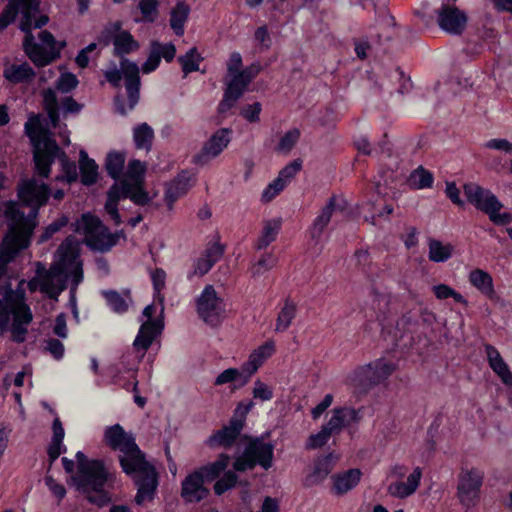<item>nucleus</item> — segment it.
Returning a JSON list of instances; mask_svg holds the SVG:
<instances>
[{"mask_svg":"<svg viewBox=\"0 0 512 512\" xmlns=\"http://www.w3.org/2000/svg\"><path fill=\"white\" fill-rule=\"evenodd\" d=\"M69 224L71 225L70 217L67 214H62L44 228L39 236L38 242L45 243L49 241L56 233L61 232L63 228L67 227Z\"/></svg>","mask_w":512,"mask_h":512,"instance_id":"45","label":"nucleus"},{"mask_svg":"<svg viewBox=\"0 0 512 512\" xmlns=\"http://www.w3.org/2000/svg\"><path fill=\"white\" fill-rule=\"evenodd\" d=\"M59 161L61 163L62 175H58L56 177V181L65 182L67 184H73L77 182L79 175L77 172L76 163L69 159L65 151L64 156L61 155Z\"/></svg>","mask_w":512,"mask_h":512,"instance_id":"44","label":"nucleus"},{"mask_svg":"<svg viewBox=\"0 0 512 512\" xmlns=\"http://www.w3.org/2000/svg\"><path fill=\"white\" fill-rule=\"evenodd\" d=\"M394 362L380 357L368 364L358 366L348 376V383L360 394L386 381L396 370Z\"/></svg>","mask_w":512,"mask_h":512,"instance_id":"7","label":"nucleus"},{"mask_svg":"<svg viewBox=\"0 0 512 512\" xmlns=\"http://www.w3.org/2000/svg\"><path fill=\"white\" fill-rule=\"evenodd\" d=\"M34 172L43 179H48L55 160L64 156V150L52 136H45L42 141L31 144Z\"/></svg>","mask_w":512,"mask_h":512,"instance_id":"11","label":"nucleus"},{"mask_svg":"<svg viewBox=\"0 0 512 512\" xmlns=\"http://www.w3.org/2000/svg\"><path fill=\"white\" fill-rule=\"evenodd\" d=\"M332 435L325 428L321 427L316 434H311L305 444L306 449L315 450L325 446Z\"/></svg>","mask_w":512,"mask_h":512,"instance_id":"61","label":"nucleus"},{"mask_svg":"<svg viewBox=\"0 0 512 512\" xmlns=\"http://www.w3.org/2000/svg\"><path fill=\"white\" fill-rule=\"evenodd\" d=\"M438 24L450 34L461 35L467 24V16L457 7L443 5L438 13Z\"/></svg>","mask_w":512,"mask_h":512,"instance_id":"24","label":"nucleus"},{"mask_svg":"<svg viewBox=\"0 0 512 512\" xmlns=\"http://www.w3.org/2000/svg\"><path fill=\"white\" fill-rule=\"evenodd\" d=\"M79 84L77 76L71 72L62 73L56 81V89L61 93H70Z\"/></svg>","mask_w":512,"mask_h":512,"instance_id":"58","label":"nucleus"},{"mask_svg":"<svg viewBox=\"0 0 512 512\" xmlns=\"http://www.w3.org/2000/svg\"><path fill=\"white\" fill-rule=\"evenodd\" d=\"M129 188L130 182L126 179L120 181V183H114L108 190L106 201L119 203L122 198H128Z\"/></svg>","mask_w":512,"mask_h":512,"instance_id":"53","label":"nucleus"},{"mask_svg":"<svg viewBox=\"0 0 512 512\" xmlns=\"http://www.w3.org/2000/svg\"><path fill=\"white\" fill-rule=\"evenodd\" d=\"M35 219L32 218L19 224H9L8 232L2 242L11 248L14 253L28 248L36 226Z\"/></svg>","mask_w":512,"mask_h":512,"instance_id":"16","label":"nucleus"},{"mask_svg":"<svg viewBox=\"0 0 512 512\" xmlns=\"http://www.w3.org/2000/svg\"><path fill=\"white\" fill-rule=\"evenodd\" d=\"M154 139V131L147 123H141L133 129V141L136 149L149 151Z\"/></svg>","mask_w":512,"mask_h":512,"instance_id":"43","label":"nucleus"},{"mask_svg":"<svg viewBox=\"0 0 512 512\" xmlns=\"http://www.w3.org/2000/svg\"><path fill=\"white\" fill-rule=\"evenodd\" d=\"M139 10L142 15L143 22L153 23L158 15L157 0H140Z\"/></svg>","mask_w":512,"mask_h":512,"instance_id":"55","label":"nucleus"},{"mask_svg":"<svg viewBox=\"0 0 512 512\" xmlns=\"http://www.w3.org/2000/svg\"><path fill=\"white\" fill-rule=\"evenodd\" d=\"M297 315V304L290 298L286 297L283 301V305L278 312L276 323H275V331L276 332H284L286 331L292 324L293 320Z\"/></svg>","mask_w":512,"mask_h":512,"instance_id":"37","label":"nucleus"},{"mask_svg":"<svg viewBox=\"0 0 512 512\" xmlns=\"http://www.w3.org/2000/svg\"><path fill=\"white\" fill-rule=\"evenodd\" d=\"M57 253L59 255V260L48 271L53 273V275L71 277L73 287L70 293V303L72 305L74 316L78 317V309L73 289L83 281L84 277L79 249L74 243L72 237L69 236L59 246Z\"/></svg>","mask_w":512,"mask_h":512,"instance_id":"5","label":"nucleus"},{"mask_svg":"<svg viewBox=\"0 0 512 512\" xmlns=\"http://www.w3.org/2000/svg\"><path fill=\"white\" fill-rule=\"evenodd\" d=\"M40 0H8V3L0 13V32L5 30L10 24L14 23L19 13L32 19L35 13H39Z\"/></svg>","mask_w":512,"mask_h":512,"instance_id":"15","label":"nucleus"},{"mask_svg":"<svg viewBox=\"0 0 512 512\" xmlns=\"http://www.w3.org/2000/svg\"><path fill=\"white\" fill-rule=\"evenodd\" d=\"M387 78L389 83H391V87L387 86L385 87V83H381L380 88L382 90L387 89L390 94H392L394 91L398 92L399 94L403 95L404 93L408 92L411 86L410 78H407L405 76V73L401 70L400 67H396L395 69L391 70L387 74Z\"/></svg>","mask_w":512,"mask_h":512,"instance_id":"41","label":"nucleus"},{"mask_svg":"<svg viewBox=\"0 0 512 512\" xmlns=\"http://www.w3.org/2000/svg\"><path fill=\"white\" fill-rule=\"evenodd\" d=\"M261 71L259 63L254 62L244 68L242 72L231 75V80L225 88V98L238 100L245 92L250 82L257 77Z\"/></svg>","mask_w":512,"mask_h":512,"instance_id":"20","label":"nucleus"},{"mask_svg":"<svg viewBox=\"0 0 512 512\" xmlns=\"http://www.w3.org/2000/svg\"><path fill=\"white\" fill-rule=\"evenodd\" d=\"M105 31L112 38L114 56L121 59L125 58V55L138 50L140 47L139 42L134 39L129 31L122 30V22L119 20L111 23Z\"/></svg>","mask_w":512,"mask_h":512,"instance_id":"18","label":"nucleus"},{"mask_svg":"<svg viewBox=\"0 0 512 512\" xmlns=\"http://www.w3.org/2000/svg\"><path fill=\"white\" fill-rule=\"evenodd\" d=\"M146 173V164L138 159L129 161L126 171V177L134 183H143Z\"/></svg>","mask_w":512,"mask_h":512,"instance_id":"51","label":"nucleus"},{"mask_svg":"<svg viewBox=\"0 0 512 512\" xmlns=\"http://www.w3.org/2000/svg\"><path fill=\"white\" fill-rule=\"evenodd\" d=\"M120 67L118 69L115 65L112 69L106 70L104 77L111 86L119 88L121 86L122 78L125 79V88L128 96V106L133 110L138 104L140 99L141 78L139 74V67L135 62L127 58L120 60Z\"/></svg>","mask_w":512,"mask_h":512,"instance_id":"9","label":"nucleus"},{"mask_svg":"<svg viewBox=\"0 0 512 512\" xmlns=\"http://www.w3.org/2000/svg\"><path fill=\"white\" fill-rule=\"evenodd\" d=\"M362 472L359 468H350L346 471L332 474L330 479L331 494L340 497L353 490L360 482Z\"/></svg>","mask_w":512,"mask_h":512,"instance_id":"28","label":"nucleus"},{"mask_svg":"<svg viewBox=\"0 0 512 512\" xmlns=\"http://www.w3.org/2000/svg\"><path fill=\"white\" fill-rule=\"evenodd\" d=\"M4 215L9 220V224H19L32 219L30 213L26 215L14 201H8L6 203Z\"/></svg>","mask_w":512,"mask_h":512,"instance_id":"49","label":"nucleus"},{"mask_svg":"<svg viewBox=\"0 0 512 512\" xmlns=\"http://www.w3.org/2000/svg\"><path fill=\"white\" fill-rule=\"evenodd\" d=\"M281 227V218L265 221L261 234L258 237L257 241L255 242V249L258 251L266 249L271 243H273L277 239Z\"/></svg>","mask_w":512,"mask_h":512,"instance_id":"34","label":"nucleus"},{"mask_svg":"<svg viewBox=\"0 0 512 512\" xmlns=\"http://www.w3.org/2000/svg\"><path fill=\"white\" fill-rule=\"evenodd\" d=\"M80 181L84 186H92L98 180V165L94 159L89 158L85 151L80 152L79 159Z\"/></svg>","mask_w":512,"mask_h":512,"instance_id":"35","label":"nucleus"},{"mask_svg":"<svg viewBox=\"0 0 512 512\" xmlns=\"http://www.w3.org/2000/svg\"><path fill=\"white\" fill-rule=\"evenodd\" d=\"M230 456L226 453H220L217 459L196 469L202 475L205 482L216 481L229 465Z\"/></svg>","mask_w":512,"mask_h":512,"instance_id":"32","label":"nucleus"},{"mask_svg":"<svg viewBox=\"0 0 512 512\" xmlns=\"http://www.w3.org/2000/svg\"><path fill=\"white\" fill-rule=\"evenodd\" d=\"M409 180L418 189L431 188L434 183V175L423 166H419L411 172Z\"/></svg>","mask_w":512,"mask_h":512,"instance_id":"46","label":"nucleus"},{"mask_svg":"<svg viewBox=\"0 0 512 512\" xmlns=\"http://www.w3.org/2000/svg\"><path fill=\"white\" fill-rule=\"evenodd\" d=\"M270 435L265 432L260 436L244 435L242 440L246 442L242 453L234 458L232 467L239 473H244L260 466L268 471L273 466L275 445L266 442Z\"/></svg>","mask_w":512,"mask_h":512,"instance_id":"4","label":"nucleus"},{"mask_svg":"<svg viewBox=\"0 0 512 512\" xmlns=\"http://www.w3.org/2000/svg\"><path fill=\"white\" fill-rule=\"evenodd\" d=\"M16 193L19 204L30 209V217L37 218L41 208L48 204L52 190L48 184L31 177L18 182Z\"/></svg>","mask_w":512,"mask_h":512,"instance_id":"10","label":"nucleus"},{"mask_svg":"<svg viewBox=\"0 0 512 512\" xmlns=\"http://www.w3.org/2000/svg\"><path fill=\"white\" fill-rule=\"evenodd\" d=\"M286 188L283 181L275 178L270 182L262 192L261 201L263 203H269L275 199L284 189Z\"/></svg>","mask_w":512,"mask_h":512,"instance_id":"62","label":"nucleus"},{"mask_svg":"<svg viewBox=\"0 0 512 512\" xmlns=\"http://www.w3.org/2000/svg\"><path fill=\"white\" fill-rule=\"evenodd\" d=\"M334 469L332 453L314 459L312 469L302 480L304 488H313L322 484Z\"/></svg>","mask_w":512,"mask_h":512,"instance_id":"26","label":"nucleus"},{"mask_svg":"<svg viewBox=\"0 0 512 512\" xmlns=\"http://www.w3.org/2000/svg\"><path fill=\"white\" fill-rule=\"evenodd\" d=\"M118 461L122 472L133 478L137 486L135 502L141 505L146 500H153L159 485L158 473L138 444L120 453Z\"/></svg>","mask_w":512,"mask_h":512,"instance_id":"1","label":"nucleus"},{"mask_svg":"<svg viewBox=\"0 0 512 512\" xmlns=\"http://www.w3.org/2000/svg\"><path fill=\"white\" fill-rule=\"evenodd\" d=\"M464 194L467 201L477 210L488 215L493 224L505 226L512 222L511 213H500L503 204L491 190L475 183H468L464 185Z\"/></svg>","mask_w":512,"mask_h":512,"instance_id":"8","label":"nucleus"},{"mask_svg":"<svg viewBox=\"0 0 512 512\" xmlns=\"http://www.w3.org/2000/svg\"><path fill=\"white\" fill-rule=\"evenodd\" d=\"M13 322L20 325H29L33 320V314L28 304L21 302L18 307L12 309Z\"/></svg>","mask_w":512,"mask_h":512,"instance_id":"59","label":"nucleus"},{"mask_svg":"<svg viewBox=\"0 0 512 512\" xmlns=\"http://www.w3.org/2000/svg\"><path fill=\"white\" fill-rule=\"evenodd\" d=\"M125 160L126 154L123 151L112 150L108 152L104 163L107 175L115 181L119 180L123 174Z\"/></svg>","mask_w":512,"mask_h":512,"instance_id":"39","label":"nucleus"},{"mask_svg":"<svg viewBox=\"0 0 512 512\" xmlns=\"http://www.w3.org/2000/svg\"><path fill=\"white\" fill-rule=\"evenodd\" d=\"M36 274L40 280V290L46 293L49 298L57 300L59 294L65 289V285L63 284L60 288H57L53 283V278L56 275L49 272L40 262L37 263Z\"/></svg>","mask_w":512,"mask_h":512,"instance_id":"38","label":"nucleus"},{"mask_svg":"<svg viewBox=\"0 0 512 512\" xmlns=\"http://www.w3.org/2000/svg\"><path fill=\"white\" fill-rule=\"evenodd\" d=\"M71 479L80 493L87 494L89 503L102 508L112 501L111 493L105 487H114L116 474L106 467L103 460L91 459L89 466H81Z\"/></svg>","mask_w":512,"mask_h":512,"instance_id":"2","label":"nucleus"},{"mask_svg":"<svg viewBox=\"0 0 512 512\" xmlns=\"http://www.w3.org/2000/svg\"><path fill=\"white\" fill-rule=\"evenodd\" d=\"M71 230L85 235L86 244L94 250L107 252L117 244L118 233H111L101 219L91 212L83 213L71 223Z\"/></svg>","mask_w":512,"mask_h":512,"instance_id":"6","label":"nucleus"},{"mask_svg":"<svg viewBox=\"0 0 512 512\" xmlns=\"http://www.w3.org/2000/svg\"><path fill=\"white\" fill-rule=\"evenodd\" d=\"M243 429L240 422L229 421L221 429L214 431L205 441L206 446L211 449H231L241 436Z\"/></svg>","mask_w":512,"mask_h":512,"instance_id":"22","label":"nucleus"},{"mask_svg":"<svg viewBox=\"0 0 512 512\" xmlns=\"http://www.w3.org/2000/svg\"><path fill=\"white\" fill-rule=\"evenodd\" d=\"M276 261L277 260L272 253H264L253 266V276H260L264 272L272 269L276 265Z\"/></svg>","mask_w":512,"mask_h":512,"instance_id":"63","label":"nucleus"},{"mask_svg":"<svg viewBox=\"0 0 512 512\" xmlns=\"http://www.w3.org/2000/svg\"><path fill=\"white\" fill-rule=\"evenodd\" d=\"M232 129L220 128L204 143L201 150L193 155L192 163L203 166L219 156L231 142Z\"/></svg>","mask_w":512,"mask_h":512,"instance_id":"14","label":"nucleus"},{"mask_svg":"<svg viewBox=\"0 0 512 512\" xmlns=\"http://www.w3.org/2000/svg\"><path fill=\"white\" fill-rule=\"evenodd\" d=\"M4 78L13 84L30 83L36 76L35 70L27 62L11 64L4 68Z\"/></svg>","mask_w":512,"mask_h":512,"instance_id":"31","label":"nucleus"},{"mask_svg":"<svg viewBox=\"0 0 512 512\" xmlns=\"http://www.w3.org/2000/svg\"><path fill=\"white\" fill-rule=\"evenodd\" d=\"M196 311L199 318L210 326L221 323L225 314L224 299L218 295L213 285H206L196 299Z\"/></svg>","mask_w":512,"mask_h":512,"instance_id":"12","label":"nucleus"},{"mask_svg":"<svg viewBox=\"0 0 512 512\" xmlns=\"http://www.w3.org/2000/svg\"><path fill=\"white\" fill-rule=\"evenodd\" d=\"M428 249V258L434 263H444L448 261L454 252V246L452 244H444L442 241L435 238H429Z\"/></svg>","mask_w":512,"mask_h":512,"instance_id":"40","label":"nucleus"},{"mask_svg":"<svg viewBox=\"0 0 512 512\" xmlns=\"http://www.w3.org/2000/svg\"><path fill=\"white\" fill-rule=\"evenodd\" d=\"M468 281L488 300L493 302L499 300V296L495 290L493 277L489 272L480 268H475L470 271Z\"/></svg>","mask_w":512,"mask_h":512,"instance_id":"29","label":"nucleus"},{"mask_svg":"<svg viewBox=\"0 0 512 512\" xmlns=\"http://www.w3.org/2000/svg\"><path fill=\"white\" fill-rule=\"evenodd\" d=\"M254 403L252 400L240 401L236 408L234 409L233 416L229 421H237L240 422L241 428L244 429L246 424L247 415L253 409Z\"/></svg>","mask_w":512,"mask_h":512,"instance_id":"60","label":"nucleus"},{"mask_svg":"<svg viewBox=\"0 0 512 512\" xmlns=\"http://www.w3.org/2000/svg\"><path fill=\"white\" fill-rule=\"evenodd\" d=\"M205 481L199 472L189 473L181 483V496L186 502H200L209 495Z\"/></svg>","mask_w":512,"mask_h":512,"instance_id":"27","label":"nucleus"},{"mask_svg":"<svg viewBox=\"0 0 512 512\" xmlns=\"http://www.w3.org/2000/svg\"><path fill=\"white\" fill-rule=\"evenodd\" d=\"M151 281L153 285L154 299H157L162 303L164 300L162 290L165 288L166 272L162 268H155L151 272Z\"/></svg>","mask_w":512,"mask_h":512,"instance_id":"52","label":"nucleus"},{"mask_svg":"<svg viewBox=\"0 0 512 512\" xmlns=\"http://www.w3.org/2000/svg\"><path fill=\"white\" fill-rule=\"evenodd\" d=\"M362 418L360 409L350 407H335L332 410V416L322 427L328 430L331 435H338L344 428H349L351 424L358 423Z\"/></svg>","mask_w":512,"mask_h":512,"instance_id":"23","label":"nucleus"},{"mask_svg":"<svg viewBox=\"0 0 512 512\" xmlns=\"http://www.w3.org/2000/svg\"><path fill=\"white\" fill-rule=\"evenodd\" d=\"M19 29L25 34L23 39V50L26 56L38 67H45L61 57V51L67 46L65 40L57 41L54 35L48 30H42L38 34L41 44L35 41L32 33V19L24 15L20 21Z\"/></svg>","mask_w":512,"mask_h":512,"instance_id":"3","label":"nucleus"},{"mask_svg":"<svg viewBox=\"0 0 512 512\" xmlns=\"http://www.w3.org/2000/svg\"><path fill=\"white\" fill-rule=\"evenodd\" d=\"M127 197L136 205L145 206L151 201L148 192L143 188L142 183H130Z\"/></svg>","mask_w":512,"mask_h":512,"instance_id":"50","label":"nucleus"},{"mask_svg":"<svg viewBox=\"0 0 512 512\" xmlns=\"http://www.w3.org/2000/svg\"><path fill=\"white\" fill-rule=\"evenodd\" d=\"M176 56V46L172 42L162 43L158 40L150 42V50L146 61L142 64V72L150 74L158 69L161 59L171 63Z\"/></svg>","mask_w":512,"mask_h":512,"instance_id":"19","label":"nucleus"},{"mask_svg":"<svg viewBox=\"0 0 512 512\" xmlns=\"http://www.w3.org/2000/svg\"><path fill=\"white\" fill-rule=\"evenodd\" d=\"M195 175L188 169H183L165 185L164 200L169 210L175 202L185 196L195 184Z\"/></svg>","mask_w":512,"mask_h":512,"instance_id":"17","label":"nucleus"},{"mask_svg":"<svg viewBox=\"0 0 512 512\" xmlns=\"http://www.w3.org/2000/svg\"><path fill=\"white\" fill-rule=\"evenodd\" d=\"M237 471L233 469L225 471L221 477H219L214 483L213 489L217 496L223 495L228 490L234 488L238 482Z\"/></svg>","mask_w":512,"mask_h":512,"instance_id":"48","label":"nucleus"},{"mask_svg":"<svg viewBox=\"0 0 512 512\" xmlns=\"http://www.w3.org/2000/svg\"><path fill=\"white\" fill-rule=\"evenodd\" d=\"M240 372L238 368H228L223 370L214 380L215 386H222L224 384H232V391H236L235 385L240 383Z\"/></svg>","mask_w":512,"mask_h":512,"instance_id":"56","label":"nucleus"},{"mask_svg":"<svg viewBox=\"0 0 512 512\" xmlns=\"http://www.w3.org/2000/svg\"><path fill=\"white\" fill-rule=\"evenodd\" d=\"M215 264L210 259H207L204 255L199 257L194 263L193 271L189 272L187 278L192 280L194 276L202 277L206 275Z\"/></svg>","mask_w":512,"mask_h":512,"instance_id":"64","label":"nucleus"},{"mask_svg":"<svg viewBox=\"0 0 512 512\" xmlns=\"http://www.w3.org/2000/svg\"><path fill=\"white\" fill-rule=\"evenodd\" d=\"M163 330L164 321L162 318L150 319L143 322L133 342L135 351L141 352V357H143L154 340L162 334Z\"/></svg>","mask_w":512,"mask_h":512,"instance_id":"21","label":"nucleus"},{"mask_svg":"<svg viewBox=\"0 0 512 512\" xmlns=\"http://www.w3.org/2000/svg\"><path fill=\"white\" fill-rule=\"evenodd\" d=\"M203 60L204 57L199 53L196 47L190 48L184 55H180L177 58L184 77L188 76L192 72L200 71V63Z\"/></svg>","mask_w":512,"mask_h":512,"instance_id":"42","label":"nucleus"},{"mask_svg":"<svg viewBox=\"0 0 512 512\" xmlns=\"http://www.w3.org/2000/svg\"><path fill=\"white\" fill-rule=\"evenodd\" d=\"M102 295L106 300L109 308L117 314H124L128 310V303L121 296V294L115 290H104Z\"/></svg>","mask_w":512,"mask_h":512,"instance_id":"47","label":"nucleus"},{"mask_svg":"<svg viewBox=\"0 0 512 512\" xmlns=\"http://www.w3.org/2000/svg\"><path fill=\"white\" fill-rule=\"evenodd\" d=\"M103 443L112 451L122 453L136 443V438L133 433L127 432L123 426L116 423L105 428Z\"/></svg>","mask_w":512,"mask_h":512,"instance_id":"25","label":"nucleus"},{"mask_svg":"<svg viewBox=\"0 0 512 512\" xmlns=\"http://www.w3.org/2000/svg\"><path fill=\"white\" fill-rule=\"evenodd\" d=\"M24 133L29 138L30 143L42 141L45 136H51L49 130L44 125L40 114L31 113L24 124Z\"/></svg>","mask_w":512,"mask_h":512,"instance_id":"33","label":"nucleus"},{"mask_svg":"<svg viewBox=\"0 0 512 512\" xmlns=\"http://www.w3.org/2000/svg\"><path fill=\"white\" fill-rule=\"evenodd\" d=\"M302 165L303 162L300 158L294 159L279 171L276 178L283 181L285 186H287L296 174L301 171Z\"/></svg>","mask_w":512,"mask_h":512,"instance_id":"54","label":"nucleus"},{"mask_svg":"<svg viewBox=\"0 0 512 512\" xmlns=\"http://www.w3.org/2000/svg\"><path fill=\"white\" fill-rule=\"evenodd\" d=\"M484 350L488 364L493 372L501 379L504 385L512 387V372L497 348L491 344H485Z\"/></svg>","mask_w":512,"mask_h":512,"instance_id":"30","label":"nucleus"},{"mask_svg":"<svg viewBox=\"0 0 512 512\" xmlns=\"http://www.w3.org/2000/svg\"><path fill=\"white\" fill-rule=\"evenodd\" d=\"M189 14L190 7L184 1H178L170 12V27L179 37L184 35L185 24L189 18Z\"/></svg>","mask_w":512,"mask_h":512,"instance_id":"36","label":"nucleus"},{"mask_svg":"<svg viewBox=\"0 0 512 512\" xmlns=\"http://www.w3.org/2000/svg\"><path fill=\"white\" fill-rule=\"evenodd\" d=\"M484 472L476 467L461 468L458 475L457 497L465 508L476 505L480 498Z\"/></svg>","mask_w":512,"mask_h":512,"instance_id":"13","label":"nucleus"},{"mask_svg":"<svg viewBox=\"0 0 512 512\" xmlns=\"http://www.w3.org/2000/svg\"><path fill=\"white\" fill-rule=\"evenodd\" d=\"M300 130L298 128H293L287 131L279 140L278 145L276 147L277 151L280 152H289L293 149L300 138Z\"/></svg>","mask_w":512,"mask_h":512,"instance_id":"57","label":"nucleus"}]
</instances>
